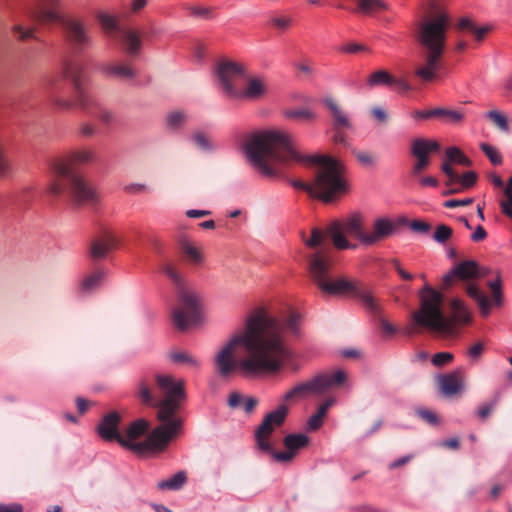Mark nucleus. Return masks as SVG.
<instances>
[{
	"label": "nucleus",
	"mask_w": 512,
	"mask_h": 512,
	"mask_svg": "<svg viewBox=\"0 0 512 512\" xmlns=\"http://www.w3.org/2000/svg\"><path fill=\"white\" fill-rule=\"evenodd\" d=\"M303 319L297 311L274 316L257 310L245 328L234 334L215 356L216 373L227 378L239 372L246 377L276 373L292 358L290 344L301 335Z\"/></svg>",
	"instance_id": "obj_1"
},
{
	"label": "nucleus",
	"mask_w": 512,
	"mask_h": 512,
	"mask_svg": "<svg viewBox=\"0 0 512 512\" xmlns=\"http://www.w3.org/2000/svg\"><path fill=\"white\" fill-rule=\"evenodd\" d=\"M243 150L254 168L267 177H277L281 166L288 165L291 161L317 164L313 185L300 180H292L291 185L324 202H331L347 192V184L342 178V164L329 156L302 155L286 131L267 130L254 133L246 139Z\"/></svg>",
	"instance_id": "obj_2"
},
{
	"label": "nucleus",
	"mask_w": 512,
	"mask_h": 512,
	"mask_svg": "<svg viewBox=\"0 0 512 512\" xmlns=\"http://www.w3.org/2000/svg\"><path fill=\"white\" fill-rule=\"evenodd\" d=\"M154 379L162 398L153 393L145 378L139 381L136 396L143 404L157 407V418L161 424L147 434L150 424L140 418L130 423L119 438L122 447L141 456L164 451L182 427L178 412L186 400L184 380L161 373L155 374Z\"/></svg>",
	"instance_id": "obj_3"
},
{
	"label": "nucleus",
	"mask_w": 512,
	"mask_h": 512,
	"mask_svg": "<svg viewBox=\"0 0 512 512\" xmlns=\"http://www.w3.org/2000/svg\"><path fill=\"white\" fill-rule=\"evenodd\" d=\"M91 150H78L57 159L52 164L54 177L48 191L53 196H68L77 205L95 204L99 197L94 186L81 173L75 170L80 164L93 162Z\"/></svg>",
	"instance_id": "obj_4"
},
{
	"label": "nucleus",
	"mask_w": 512,
	"mask_h": 512,
	"mask_svg": "<svg viewBox=\"0 0 512 512\" xmlns=\"http://www.w3.org/2000/svg\"><path fill=\"white\" fill-rule=\"evenodd\" d=\"M419 296L420 309L412 314L413 325L409 333L423 327L433 333L450 336L456 333V324L470 323V312L462 300L451 301L452 316L447 317L442 312L443 296L438 291L425 285Z\"/></svg>",
	"instance_id": "obj_5"
},
{
	"label": "nucleus",
	"mask_w": 512,
	"mask_h": 512,
	"mask_svg": "<svg viewBox=\"0 0 512 512\" xmlns=\"http://www.w3.org/2000/svg\"><path fill=\"white\" fill-rule=\"evenodd\" d=\"M307 260L309 276L324 294L352 295L361 299L363 305L371 312L379 311V305L374 296L357 281L333 276V259L328 250H317L311 253Z\"/></svg>",
	"instance_id": "obj_6"
},
{
	"label": "nucleus",
	"mask_w": 512,
	"mask_h": 512,
	"mask_svg": "<svg viewBox=\"0 0 512 512\" xmlns=\"http://www.w3.org/2000/svg\"><path fill=\"white\" fill-rule=\"evenodd\" d=\"M449 21V15L441 12L420 26L418 41L424 49V62L414 73L423 81L435 79L441 68Z\"/></svg>",
	"instance_id": "obj_7"
},
{
	"label": "nucleus",
	"mask_w": 512,
	"mask_h": 512,
	"mask_svg": "<svg viewBox=\"0 0 512 512\" xmlns=\"http://www.w3.org/2000/svg\"><path fill=\"white\" fill-rule=\"evenodd\" d=\"M60 0H33L25 7V13L41 23L61 22L66 42L76 51H82L91 44L86 25L75 18H62L58 9Z\"/></svg>",
	"instance_id": "obj_8"
},
{
	"label": "nucleus",
	"mask_w": 512,
	"mask_h": 512,
	"mask_svg": "<svg viewBox=\"0 0 512 512\" xmlns=\"http://www.w3.org/2000/svg\"><path fill=\"white\" fill-rule=\"evenodd\" d=\"M160 269L178 288V304L172 312V320L175 326L184 331L189 326L199 323L201 318L199 298L196 294L184 288L182 276L171 263L161 264Z\"/></svg>",
	"instance_id": "obj_9"
},
{
	"label": "nucleus",
	"mask_w": 512,
	"mask_h": 512,
	"mask_svg": "<svg viewBox=\"0 0 512 512\" xmlns=\"http://www.w3.org/2000/svg\"><path fill=\"white\" fill-rule=\"evenodd\" d=\"M345 380L346 375L340 370L333 374L319 373L307 381L299 382L294 385L284 394L281 403L287 405L289 402L301 400L311 395L324 394L332 387L342 385Z\"/></svg>",
	"instance_id": "obj_10"
},
{
	"label": "nucleus",
	"mask_w": 512,
	"mask_h": 512,
	"mask_svg": "<svg viewBox=\"0 0 512 512\" xmlns=\"http://www.w3.org/2000/svg\"><path fill=\"white\" fill-rule=\"evenodd\" d=\"M325 233L331 238L336 249H355L356 245L349 242L346 236L354 237L363 244L366 233L363 216L359 213H352L341 220H335L329 224Z\"/></svg>",
	"instance_id": "obj_11"
},
{
	"label": "nucleus",
	"mask_w": 512,
	"mask_h": 512,
	"mask_svg": "<svg viewBox=\"0 0 512 512\" xmlns=\"http://www.w3.org/2000/svg\"><path fill=\"white\" fill-rule=\"evenodd\" d=\"M101 27L106 33H118L125 52L130 56H136L142 48L141 33L132 28H121L118 25L117 18L104 11H99L96 15Z\"/></svg>",
	"instance_id": "obj_12"
},
{
	"label": "nucleus",
	"mask_w": 512,
	"mask_h": 512,
	"mask_svg": "<svg viewBox=\"0 0 512 512\" xmlns=\"http://www.w3.org/2000/svg\"><path fill=\"white\" fill-rule=\"evenodd\" d=\"M288 412V405L280 403L275 410L269 412L264 417L262 423L256 429L255 438L257 446L262 452H266L271 455L274 451L270 442V436L276 428L281 427L284 424Z\"/></svg>",
	"instance_id": "obj_13"
},
{
	"label": "nucleus",
	"mask_w": 512,
	"mask_h": 512,
	"mask_svg": "<svg viewBox=\"0 0 512 512\" xmlns=\"http://www.w3.org/2000/svg\"><path fill=\"white\" fill-rule=\"evenodd\" d=\"M63 76L71 81L80 109H88L95 106L96 97L85 87L82 75L83 67L77 62H66L62 67Z\"/></svg>",
	"instance_id": "obj_14"
},
{
	"label": "nucleus",
	"mask_w": 512,
	"mask_h": 512,
	"mask_svg": "<svg viewBox=\"0 0 512 512\" xmlns=\"http://www.w3.org/2000/svg\"><path fill=\"white\" fill-rule=\"evenodd\" d=\"M216 74L218 83L229 98L237 97V80L246 76V67L240 63L224 60L217 64Z\"/></svg>",
	"instance_id": "obj_15"
},
{
	"label": "nucleus",
	"mask_w": 512,
	"mask_h": 512,
	"mask_svg": "<svg viewBox=\"0 0 512 512\" xmlns=\"http://www.w3.org/2000/svg\"><path fill=\"white\" fill-rule=\"evenodd\" d=\"M486 275L482 271L476 261L464 260L458 263L448 274L443 277V285L450 287L456 279L469 281L473 279H480Z\"/></svg>",
	"instance_id": "obj_16"
},
{
	"label": "nucleus",
	"mask_w": 512,
	"mask_h": 512,
	"mask_svg": "<svg viewBox=\"0 0 512 512\" xmlns=\"http://www.w3.org/2000/svg\"><path fill=\"white\" fill-rule=\"evenodd\" d=\"M308 443L309 437L305 434H288L283 439V444L287 451H273L271 456L277 462H290L294 458L297 450L306 447Z\"/></svg>",
	"instance_id": "obj_17"
},
{
	"label": "nucleus",
	"mask_w": 512,
	"mask_h": 512,
	"mask_svg": "<svg viewBox=\"0 0 512 512\" xmlns=\"http://www.w3.org/2000/svg\"><path fill=\"white\" fill-rule=\"evenodd\" d=\"M246 84L243 89H238L237 97L233 99L259 100L268 92L267 81L262 76H245Z\"/></svg>",
	"instance_id": "obj_18"
},
{
	"label": "nucleus",
	"mask_w": 512,
	"mask_h": 512,
	"mask_svg": "<svg viewBox=\"0 0 512 512\" xmlns=\"http://www.w3.org/2000/svg\"><path fill=\"white\" fill-rule=\"evenodd\" d=\"M396 229V224L388 218H378L373 223V229L365 233L363 245H375L391 236Z\"/></svg>",
	"instance_id": "obj_19"
},
{
	"label": "nucleus",
	"mask_w": 512,
	"mask_h": 512,
	"mask_svg": "<svg viewBox=\"0 0 512 512\" xmlns=\"http://www.w3.org/2000/svg\"><path fill=\"white\" fill-rule=\"evenodd\" d=\"M120 421L121 416L116 411L104 415L97 426V432L100 437L106 441H116L119 443V438L121 437V432L119 431Z\"/></svg>",
	"instance_id": "obj_20"
},
{
	"label": "nucleus",
	"mask_w": 512,
	"mask_h": 512,
	"mask_svg": "<svg viewBox=\"0 0 512 512\" xmlns=\"http://www.w3.org/2000/svg\"><path fill=\"white\" fill-rule=\"evenodd\" d=\"M441 170L447 177L446 185H461L462 188L469 189L473 187L478 179V175L474 171L465 172L463 175H459L451 166L449 162H444L441 166Z\"/></svg>",
	"instance_id": "obj_21"
},
{
	"label": "nucleus",
	"mask_w": 512,
	"mask_h": 512,
	"mask_svg": "<svg viewBox=\"0 0 512 512\" xmlns=\"http://www.w3.org/2000/svg\"><path fill=\"white\" fill-rule=\"evenodd\" d=\"M118 245L117 238L110 232L103 233L90 243L89 254L94 260L104 258L110 250Z\"/></svg>",
	"instance_id": "obj_22"
},
{
	"label": "nucleus",
	"mask_w": 512,
	"mask_h": 512,
	"mask_svg": "<svg viewBox=\"0 0 512 512\" xmlns=\"http://www.w3.org/2000/svg\"><path fill=\"white\" fill-rule=\"evenodd\" d=\"M439 387L443 395L453 396L463 388V369L458 368L450 374L439 377Z\"/></svg>",
	"instance_id": "obj_23"
},
{
	"label": "nucleus",
	"mask_w": 512,
	"mask_h": 512,
	"mask_svg": "<svg viewBox=\"0 0 512 512\" xmlns=\"http://www.w3.org/2000/svg\"><path fill=\"white\" fill-rule=\"evenodd\" d=\"M324 104L329 109L333 119V127L335 130L351 129L352 123L348 114L341 106L332 98H325Z\"/></svg>",
	"instance_id": "obj_24"
},
{
	"label": "nucleus",
	"mask_w": 512,
	"mask_h": 512,
	"mask_svg": "<svg viewBox=\"0 0 512 512\" xmlns=\"http://www.w3.org/2000/svg\"><path fill=\"white\" fill-rule=\"evenodd\" d=\"M440 149V145L435 140L416 138L411 144V154L416 159H430V153Z\"/></svg>",
	"instance_id": "obj_25"
},
{
	"label": "nucleus",
	"mask_w": 512,
	"mask_h": 512,
	"mask_svg": "<svg viewBox=\"0 0 512 512\" xmlns=\"http://www.w3.org/2000/svg\"><path fill=\"white\" fill-rule=\"evenodd\" d=\"M466 293L476 301L483 317H487L490 313L491 303L488 297L475 284L466 286Z\"/></svg>",
	"instance_id": "obj_26"
},
{
	"label": "nucleus",
	"mask_w": 512,
	"mask_h": 512,
	"mask_svg": "<svg viewBox=\"0 0 512 512\" xmlns=\"http://www.w3.org/2000/svg\"><path fill=\"white\" fill-rule=\"evenodd\" d=\"M48 90L51 94V102L54 106H56L58 109L63 111H70L74 109L75 107H79V105L76 102V97L74 96V100H70L67 98H64L62 96H59L56 92V86L55 81L50 79L47 82Z\"/></svg>",
	"instance_id": "obj_27"
},
{
	"label": "nucleus",
	"mask_w": 512,
	"mask_h": 512,
	"mask_svg": "<svg viewBox=\"0 0 512 512\" xmlns=\"http://www.w3.org/2000/svg\"><path fill=\"white\" fill-rule=\"evenodd\" d=\"M333 403L334 399L329 398L319 406L317 413L308 419L307 430L316 431L322 426L323 420L327 415V411L333 405Z\"/></svg>",
	"instance_id": "obj_28"
},
{
	"label": "nucleus",
	"mask_w": 512,
	"mask_h": 512,
	"mask_svg": "<svg viewBox=\"0 0 512 512\" xmlns=\"http://www.w3.org/2000/svg\"><path fill=\"white\" fill-rule=\"evenodd\" d=\"M187 482V473L185 471H179L168 479L162 480L157 483L159 490H180Z\"/></svg>",
	"instance_id": "obj_29"
},
{
	"label": "nucleus",
	"mask_w": 512,
	"mask_h": 512,
	"mask_svg": "<svg viewBox=\"0 0 512 512\" xmlns=\"http://www.w3.org/2000/svg\"><path fill=\"white\" fill-rule=\"evenodd\" d=\"M106 73L110 77L121 80H130L136 76L133 68L126 64H110L106 67Z\"/></svg>",
	"instance_id": "obj_30"
},
{
	"label": "nucleus",
	"mask_w": 512,
	"mask_h": 512,
	"mask_svg": "<svg viewBox=\"0 0 512 512\" xmlns=\"http://www.w3.org/2000/svg\"><path fill=\"white\" fill-rule=\"evenodd\" d=\"M357 8L365 15H372L389 10V5L384 0H357Z\"/></svg>",
	"instance_id": "obj_31"
},
{
	"label": "nucleus",
	"mask_w": 512,
	"mask_h": 512,
	"mask_svg": "<svg viewBox=\"0 0 512 512\" xmlns=\"http://www.w3.org/2000/svg\"><path fill=\"white\" fill-rule=\"evenodd\" d=\"M396 79L386 70H378L370 74L367 79V85L370 88L376 86H392L395 85Z\"/></svg>",
	"instance_id": "obj_32"
},
{
	"label": "nucleus",
	"mask_w": 512,
	"mask_h": 512,
	"mask_svg": "<svg viewBox=\"0 0 512 512\" xmlns=\"http://www.w3.org/2000/svg\"><path fill=\"white\" fill-rule=\"evenodd\" d=\"M96 105L88 109H82L84 112L97 117L102 123L110 124L114 121V114L112 111L104 107L96 98Z\"/></svg>",
	"instance_id": "obj_33"
},
{
	"label": "nucleus",
	"mask_w": 512,
	"mask_h": 512,
	"mask_svg": "<svg viewBox=\"0 0 512 512\" xmlns=\"http://www.w3.org/2000/svg\"><path fill=\"white\" fill-rule=\"evenodd\" d=\"M170 359L177 364H184L191 368H199L200 362L192 354L185 351H173L169 355Z\"/></svg>",
	"instance_id": "obj_34"
},
{
	"label": "nucleus",
	"mask_w": 512,
	"mask_h": 512,
	"mask_svg": "<svg viewBox=\"0 0 512 512\" xmlns=\"http://www.w3.org/2000/svg\"><path fill=\"white\" fill-rule=\"evenodd\" d=\"M104 278L105 273L103 271L98 270L93 272L92 274L84 278L81 285V290L87 293L92 292L101 285Z\"/></svg>",
	"instance_id": "obj_35"
},
{
	"label": "nucleus",
	"mask_w": 512,
	"mask_h": 512,
	"mask_svg": "<svg viewBox=\"0 0 512 512\" xmlns=\"http://www.w3.org/2000/svg\"><path fill=\"white\" fill-rule=\"evenodd\" d=\"M191 140L194 143V145H196L203 151L211 152L215 149L214 143L211 141L210 137L203 131H195L191 135Z\"/></svg>",
	"instance_id": "obj_36"
},
{
	"label": "nucleus",
	"mask_w": 512,
	"mask_h": 512,
	"mask_svg": "<svg viewBox=\"0 0 512 512\" xmlns=\"http://www.w3.org/2000/svg\"><path fill=\"white\" fill-rule=\"evenodd\" d=\"M446 156L448 161L457 163L466 167L472 165V161L457 147H449L446 150Z\"/></svg>",
	"instance_id": "obj_37"
},
{
	"label": "nucleus",
	"mask_w": 512,
	"mask_h": 512,
	"mask_svg": "<svg viewBox=\"0 0 512 512\" xmlns=\"http://www.w3.org/2000/svg\"><path fill=\"white\" fill-rule=\"evenodd\" d=\"M182 252L186 258L193 264H200L203 260L202 253L199 248L185 241L181 244Z\"/></svg>",
	"instance_id": "obj_38"
},
{
	"label": "nucleus",
	"mask_w": 512,
	"mask_h": 512,
	"mask_svg": "<svg viewBox=\"0 0 512 512\" xmlns=\"http://www.w3.org/2000/svg\"><path fill=\"white\" fill-rule=\"evenodd\" d=\"M436 117H443L449 123H459L464 119V113L458 110L436 108Z\"/></svg>",
	"instance_id": "obj_39"
},
{
	"label": "nucleus",
	"mask_w": 512,
	"mask_h": 512,
	"mask_svg": "<svg viewBox=\"0 0 512 512\" xmlns=\"http://www.w3.org/2000/svg\"><path fill=\"white\" fill-rule=\"evenodd\" d=\"M187 10L189 11L190 16L197 19L209 20L214 16L213 9L211 7L191 5L187 7Z\"/></svg>",
	"instance_id": "obj_40"
},
{
	"label": "nucleus",
	"mask_w": 512,
	"mask_h": 512,
	"mask_svg": "<svg viewBox=\"0 0 512 512\" xmlns=\"http://www.w3.org/2000/svg\"><path fill=\"white\" fill-rule=\"evenodd\" d=\"M480 148L493 165L502 164L503 158L497 148L487 143H482Z\"/></svg>",
	"instance_id": "obj_41"
},
{
	"label": "nucleus",
	"mask_w": 512,
	"mask_h": 512,
	"mask_svg": "<svg viewBox=\"0 0 512 512\" xmlns=\"http://www.w3.org/2000/svg\"><path fill=\"white\" fill-rule=\"evenodd\" d=\"M504 194L506 201L501 203L502 212L509 218H512V174L507 185L504 187Z\"/></svg>",
	"instance_id": "obj_42"
},
{
	"label": "nucleus",
	"mask_w": 512,
	"mask_h": 512,
	"mask_svg": "<svg viewBox=\"0 0 512 512\" xmlns=\"http://www.w3.org/2000/svg\"><path fill=\"white\" fill-rule=\"evenodd\" d=\"M453 235V229L445 224H440L437 226L433 239L440 244H445Z\"/></svg>",
	"instance_id": "obj_43"
},
{
	"label": "nucleus",
	"mask_w": 512,
	"mask_h": 512,
	"mask_svg": "<svg viewBox=\"0 0 512 512\" xmlns=\"http://www.w3.org/2000/svg\"><path fill=\"white\" fill-rule=\"evenodd\" d=\"M486 117L490 119L500 130L508 132L509 126L507 117L497 110L487 112Z\"/></svg>",
	"instance_id": "obj_44"
},
{
	"label": "nucleus",
	"mask_w": 512,
	"mask_h": 512,
	"mask_svg": "<svg viewBox=\"0 0 512 512\" xmlns=\"http://www.w3.org/2000/svg\"><path fill=\"white\" fill-rule=\"evenodd\" d=\"M286 116L291 119H298L303 121H313L316 118V114L309 109H294L289 110Z\"/></svg>",
	"instance_id": "obj_45"
},
{
	"label": "nucleus",
	"mask_w": 512,
	"mask_h": 512,
	"mask_svg": "<svg viewBox=\"0 0 512 512\" xmlns=\"http://www.w3.org/2000/svg\"><path fill=\"white\" fill-rule=\"evenodd\" d=\"M353 155L362 166L372 167L376 164V156L372 153L361 150H353Z\"/></svg>",
	"instance_id": "obj_46"
},
{
	"label": "nucleus",
	"mask_w": 512,
	"mask_h": 512,
	"mask_svg": "<svg viewBox=\"0 0 512 512\" xmlns=\"http://www.w3.org/2000/svg\"><path fill=\"white\" fill-rule=\"evenodd\" d=\"M270 22L275 28L285 31L291 27L293 19L287 15H274L271 16Z\"/></svg>",
	"instance_id": "obj_47"
},
{
	"label": "nucleus",
	"mask_w": 512,
	"mask_h": 512,
	"mask_svg": "<svg viewBox=\"0 0 512 512\" xmlns=\"http://www.w3.org/2000/svg\"><path fill=\"white\" fill-rule=\"evenodd\" d=\"M324 237L325 235L320 229L313 228L311 231V237L304 241L309 248L316 249L323 244Z\"/></svg>",
	"instance_id": "obj_48"
},
{
	"label": "nucleus",
	"mask_w": 512,
	"mask_h": 512,
	"mask_svg": "<svg viewBox=\"0 0 512 512\" xmlns=\"http://www.w3.org/2000/svg\"><path fill=\"white\" fill-rule=\"evenodd\" d=\"M12 32L17 35L19 40L25 41L35 37L34 28H24L21 23H16L12 27Z\"/></svg>",
	"instance_id": "obj_49"
},
{
	"label": "nucleus",
	"mask_w": 512,
	"mask_h": 512,
	"mask_svg": "<svg viewBox=\"0 0 512 512\" xmlns=\"http://www.w3.org/2000/svg\"><path fill=\"white\" fill-rule=\"evenodd\" d=\"M186 120V114L181 111H173L167 115V123L170 127L178 128Z\"/></svg>",
	"instance_id": "obj_50"
},
{
	"label": "nucleus",
	"mask_w": 512,
	"mask_h": 512,
	"mask_svg": "<svg viewBox=\"0 0 512 512\" xmlns=\"http://www.w3.org/2000/svg\"><path fill=\"white\" fill-rule=\"evenodd\" d=\"M454 356L450 352H439L433 355L431 362L436 367H442L452 362Z\"/></svg>",
	"instance_id": "obj_51"
},
{
	"label": "nucleus",
	"mask_w": 512,
	"mask_h": 512,
	"mask_svg": "<svg viewBox=\"0 0 512 512\" xmlns=\"http://www.w3.org/2000/svg\"><path fill=\"white\" fill-rule=\"evenodd\" d=\"M6 142L0 138V176L6 175L10 171V163L4 155Z\"/></svg>",
	"instance_id": "obj_52"
},
{
	"label": "nucleus",
	"mask_w": 512,
	"mask_h": 512,
	"mask_svg": "<svg viewBox=\"0 0 512 512\" xmlns=\"http://www.w3.org/2000/svg\"><path fill=\"white\" fill-rule=\"evenodd\" d=\"M416 414L421 419H423L425 422H427L429 424L434 425V424H437V422H438L437 415L431 410L424 409V408H418V409H416Z\"/></svg>",
	"instance_id": "obj_53"
},
{
	"label": "nucleus",
	"mask_w": 512,
	"mask_h": 512,
	"mask_svg": "<svg viewBox=\"0 0 512 512\" xmlns=\"http://www.w3.org/2000/svg\"><path fill=\"white\" fill-rule=\"evenodd\" d=\"M484 349H485L484 344H483V343H481V342H478V343H476V344L472 345V346L468 349L467 354H468V356L470 357V359H471L472 361H475V362H476V361H478V360H479V358L481 357V355H482V353H483Z\"/></svg>",
	"instance_id": "obj_54"
},
{
	"label": "nucleus",
	"mask_w": 512,
	"mask_h": 512,
	"mask_svg": "<svg viewBox=\"0 0 512 512\" xmlns=\"http://www.w3.org/2000/svg\"><path fill=\"white\" fill-rule=\"evenodd\" d=\"M429 165L430 159H416V163L411 169V175L418 177Z\"/></svg>",
	"instance_id": "obj_55"
},
{
	"label": "nucleus",
	"mask_w": 512,
	"mask_h": 512,
	"mask_svg": "<svg viewBox=\"0 0 512 512\" xmlns=\"http://www.w3.org/2000/svg\"><path fill=\"white\" fill-rule=\"evenodd\" d=\"M497 402H498V399L495 398L491 402L482 405L478 409V416L482 419H485L486 417H488L491 414V412L494 410V408L496 407Z\"/></svg>",
	"instance_id": "obj_56"
},
{
	"label": "nucleus",
	"mask_w": 512,
	"mask_h": 512,
	"mask_svg": "<svg viewBox=\"0 0 512 512\" xmlns=\"http://www.w3.org/2000/svg\"><path fill=\"white\" fill-rule=\"evenodd\" d=\"M410 227L413 231L419 232V233H427L431 229V226L429 223L420 221V220L412 221L410 224Z\"/></svg>",
	"instance_id": "obj_57"
},
{
	"label": "nucleus",
	"mask_w": 512,
	"mask_h": 512,
	"mask_svg": "<svg viewBox=\"0 0 512 512\" xmlns=\"http://www.w3.org/2000/svg\"><path fill=\"white\" fill-rule=\"evenodd\" d=\"M472 203H473L472 198H466V199H462V200L451 199V200L446 201L444 203V206L446 208H456V207H461V206H468Z\"/></svg>",
	"instance_id": "obj_58"
},
{
	"label": "nucleus",
	"mask_w": 512,
	"mask_h": 512,
	"mask_svg": "<svg viewBox=\"0 0 512 512\" xmlns=\"http://www.w3.org/2000/svg\"><path fill=\"white\" fill-rule=\"evenodd\" d=\"M148 187L145 184L133 183L126 185L124 190L130 194H139L147 191Z\"/></svg>",
	"instance_id": "obj_59"
},
{
	"label": "nucleus",
	"mask_w": 512,
	"mask_h": 512,
	"mask_svg": "<svg viewBox=\"0 0 512 512\" xmlns=\"http://www.w3.org/2000/svg\"><path fill=\"white\" fill-rule=\"evenodd\" d=\"M436 113V108L426 111L416 110L412 113V117L415 119H429L432 117H436Z\"/></svg>",
	"instance_id": "obj_60"
},
{
	"label": "nucleus",
	"mask_w": 512,
	"mask_h": 512,
	"mask_svg": "<svg viewBox=\"0 0 512 512\" xmlns=\"http://www.w3.org/2000/svg\"><path fill=\"white\" fill-rule=\"evenodd\" d=\"M79 132L85 137H91L96 132V127L91 123H82L79 127Z\"/></svg>",
	"instance_id": "obj_61"
},
{
	"label": "nucleus",
	"mask_w": 512,
	"mask_h": 512,
	"mask_svg": "<svg viewBox=\"0 0 512 512\" xmlns=\"http://www.w3.org/2000/svg\"><path fill=\"white\" fill-rule=\"evenodd\" d=\"M243 400H244V397L237 393V392H233L229 395V398H228V405L231 407V408H236L238 407L240 404L243 403Z\"/></svg>",
	"instance_id": "obj_62"
},
{
	"label": "nucleus",
	"mask_w": 512,
	"mask_h": 512,
	"mask_svg": "<svg viewBox=\"0 0 512 512\" xmlns=\"http://www.w3.org/2000/svg\"><path fill=\"white\" fill-rule=\"evenodd\" d=\"M243 409L246 413H250L252 412L255 407L257 406L258 404V401L256 398H253V397H246L244 398L243 400Z\"/></svg>",
	"instance_id": "obj_63"
},
{
	"label": "nucleus",
	"mask_w": 512,
	"mask_h": 512,
	"mask_svg": "<svg viewBox=\"0 0 512 512\" xmlns=\"http://www.w3.org/2000/svg\"><path fill=\"white\" fill-rule=\"evenodd\" d=\"M371 113L379 122H386L388 119L387 112L381 107L373 108Z\"/></svg>",
	"instance_id": "obj_64"
}]
</instances>
